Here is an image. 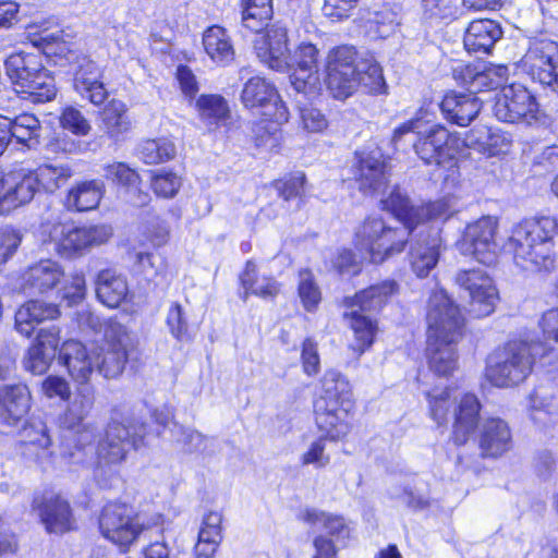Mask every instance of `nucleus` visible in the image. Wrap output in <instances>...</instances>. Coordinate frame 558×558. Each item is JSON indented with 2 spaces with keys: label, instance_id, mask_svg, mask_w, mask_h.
Returning <instances> with one entry per match:
<instances>
[{
  "label": "nucleus",
  "instance_id": "1",
  "mask_svg": "<svg viewBox=\"0 0 558 558\" xmlns=\"http://www.w3.org/2000/svg\"><path fill=\"white\" fill-rule=\"evenodd\" d=\"M427 111L421 108L415 118L396 128L392 143L397 146L404 135L413 133L416 136L413 148L417 157L426 165L436 166L456 159L465 146L474 147L489 156L499 153L498 143L504 141L502 136L485 126L472 130L464 140L439 124L423 129L424 123L430 122Z\"/></svg>",
  "mask_w": 558,
  "mask_h": 558
},
{
  "label": "nucleus",
  "instance_id": "2",
  "mask_svg": "<svg viewBox=\"0 0 558 558\" xmlns=\"http://www.w3.org/2000/svg\"><path fill=\"white\" fill-rule=\"evenodd\" d=\"M558 219L542 216L525 219L511 228L505 250L514 265L530 274H549L556 268L555 235Z\"/></svg>",
  "mask_w": 558,
  "mask_h": 558
},
{
  "label": "nucleus",
  "instance_id": "3",
  "mask_svg": "<svg viewBox=\"0 0 558 558\" xmlns=\"http://www.w3.org/2000/svg\"><path fill=\"white\" fill-rule=\"evenodd\" d=\"M426 319L429 368L448 376L457 368L454 344L462 336L463 318L447 293L439 290L429 298Z\"/></svg>",
  "mask_w": 558,
  "mask_h": 558
},
{
  "label": "nucleus",
  "instance_id": "4",
  "mask_svg": "<svg viewBox=\"0 0 558 558\" xmlns=\"http://www.w3.org/2000/svg\"><path fill=\"white\" fill-rule=\"evenodd\" d=\"M327 88L336 99L350 97L357 87L367 93L385 92L381 68L373 60H357L351 46H339L329 51L326 65Z\"/></svg>",
  "mask_w": 558,
  "mask_h": 558
},
{
  "label": "nucleus",
  "instance_id": "5",
  "mask_svg": "<svg viewBox=\"0 0 558 558\" xmlns=\"http://www.w3.org/2000/svg\"><path fill=\"white\" fill-rule=\"evenodd\" d=\"M322 393L314 403L315 422L331 440L345 437L351 429L354 407L349 381L336 371H327L322 379Z\"/></svg>",
  "mask_w": 558,
  "mask_h": 558
},
{
  "label": "nucleus",
  "instance_id": "6",
  "mask_svg": "<svg viewBox=\"0 0 558 558\" xmlns=\"http://www.w3.org/2000/svg\"><path fill=\"white\" fill-rule=\"evenodd\" d=\"M545 355L541 342L515 339L498 348L487 361L486 377L496 387H511L532 373L537 356Z\"/></svg>",
  "mask_w": 558,
  "mask_h": 558
},
{
  "label": "nucleus",
  "instance_id": "7",
  "mask_svg": "<svg viewBox=\"0 0 558 558\" xmlns=\"http://www.w3.org/2000/svg\"><path fill=\"white\" fill-rule=\"evenodd\" d=\"M5 71L16 93L32 102L50 101L57 95L54 78L43 65L39 53H12L5 60Z\"/></svg>",
  "mask_w": 558,
  "mask_h": 558
},
{
  "label": "nucleus",
  "instance_id": "8",
  "mask_svg": "<svg viewBox=\"0 0 558 558\" xmlns=\"http://www.w3.org/2000/svg\"><path fill=\"white\" fill-rule=\"evenodd\" d=\"M410 232L392 228L380 217L369 216L355 229V247L368 256L372 263H383L403 251Z\"/></svg>",
  "mask_w": 558,
  "mask_h": 558
},
{
  "label": "nucleus",
  "instance_id": "9",
  "mask_svg": "<svg viewBox=\"0 0 558 558\" xmlns=\"http://www.w3.org/2000/svg\"><path fill=\"white\" fill-rule=\"evenodd\" d=\"M494 114L502 122L547 125L550 118L536 101V98L522 85L504 86L498 95Z\"/></svg>",
  "mask_w": 558,
  "mask_h": 558
},
{
  "label": "nucleus",
  "instance_id": "10",
  "mask_svg": "<svg viewBox=\"0 0 558 558\" xmlns=\"http://www.w3.org/2000/svg\"><path fill=\"white\" fill-rule=\"evenodd\" d=\"M99 529L104 537L121 548L130 547L141 535L155 531L162 533L158 525L155 529L142 522L141 517L122 504L107 505L99 518Z\"/></svg>",
  "mask_w": 558,
  "mask_h": 558
},
{
  "label": "nucleus",
  "instance_id": "11",
  "mask_svg": "<svg viewBox=\"0 0 558 558\" xmlns=\"http://www.w3.org/2000/svg\"><path fill=\"white\" fill-rule=\"evenodd\" d=\"M111 235L112 229L106 225L71 227L59 223L50 231L56 252L65 258L82 255L92 247L104 244Z\"/></svg>",
  "mask_w": 558,
  "mask_h": 558
},
{
  "label": "nucleus",
  "instance_id": "12",
  "mask_svg": "<svg viewBox=\"0 0 558 558\" xmlns=\"http://www.w3.org/2000/svg\"><path fill=\"white\" fill-rule=\"evenodd\" d=\"M130 337L126 328L110 320L105 330V338L96 350V367L105 378L119 377L129 360Z\"/></svg>",
  "mask_w": 558,
  "mask_h": 558
},
{
  "label": "nucleus",
  "instance_id": "13",
  "mask_svg": "<svg viewBox=\"0 0 558 558\" xmlns=\"http://www.w3.org/2000/svg\"><path fill=\"white\" fill-rule=\"evenodd\" d=\"M520 66L533 81L558 95V44L547 39L532 41Z\"/></svg>",
  "mask_w": 558,
  "mask_h": 558
},
{
  "label": "nucleus",
  "instance_id": "14",
  "mask_svg": "<svg viewBox=\"0 0 558 558\" xmlns=\"http://www.w3.org/2000/svg\"><path fill=\"white\" fill-rule=\"evenodd\" d=\"M457 284L468 298L469 312L474 317H485L495 310L498 292L493 279L483 269L461 270L456 276Z\"/></svg>",
  "mask_w": 558,
  "mask_h": 558
},
{
  "label": "nucleus",
  "instance_id": "15",
  "mask_svg": "<svg viewBox=\"0 0 558 558\" xmlns=\"http://www.w3.org/2000/svg\"><path fill=\"white\" fill-rule=\"evenodd\" d=\"M145 429L144 425L129 427L116 421L109 423L97 447L99 461L107 464L122 462L131 448L136 449L142 445Z\"/></svg>",
  "mask_w": 558,
  "mask_h": 558
},
{
  "label": "nucleus",
  "instance_id": "16",
  "mask_svg": "<svg viewBox=\"0 0 558 558\" xmlns=\"http://www.w3.org/2000/svg\"><path fill=\"white\" fill-rule=\"evenodd\" d=\"M498 228L496 218L486 216L469 223L458 242L460 252L474 256L480 263L490 264L496 256L495 235Z\"/></svg>",
  "mask_w": 558,
  "mask_h": 558
},
{
  "label": "nucleus",
  "instance_id": "17",
  "mask_svg": "<svg viewBox=\"0 0 558 558\" xmlns=\"http://www.w3.org/2000/svg\"><path fill=\"white\" fill-rule=\"evenodd\" d=\"M381 203L383 209L390 211L403 223L402 228L410 233L425 220L439 219L445 216L444 203L435 202L424 206H413L409 197L398 187L393 189Z\"/></svg>",
  "mask_w": 558,
  "mask_h": 558
},
{
  "label": "nucleus",
  "instance_id": "18",
  "mask_svg": "<svg viewBox=\"0 0 558 558\" xmlns=\"http://www.w3.org/2000/svg\"><path fill=\"white\" fill-rule=\"evenodd\" d=\"M353 165L354 180L365 194L381 191L388 183L389 168L380 149L356 153Z\"/></svg>",
  "mask_w": 558,
  "mask_h": 558
},
{
  "label": "nucleus",
  "instance_id": "19",
  "mask_svg": "<svg viewBox=\"0 0 558 558\" xmlns=\"http://www.w3.org/2000/svg\"><path fill=\"white\" fill-rule=\"evenodd\" d=\"M254 47L258 59L270 69L283 71L290 68L288 29L281 23L270 25L265 34L256 38Z\"/></svg>",
  "mask_w": 558,
  "mask_h": 558
},
{
  "label": "nucleus",
  "instance_id": "20",
  "mask_svg": "<svg viewBox=\"0 0 558 558\" xmlns=\"http://www.w3.org/2000/svg\"><path fill=\"white\" fill-rule=\"evenodd\" d=\"M317 61L318 50L314 45L302 43L296 48L292 63V65H295V69L290 75V80L298 93L312 96L319 90L320 82Z\"/></svg>",
  "mask_w": 558,
  "mask_h": 558
},
{
  "label": "nucleus",
  "instance_id": "21",
  "mask_svg": "<svg viewBox=\"0 0 558 558\" xmlns=\"http://www.w3.org/2000/svg\"><path fill=\"white\" fill-rule=\"evenodd\" d=\"M33 510L37 512L48 533H64L72 529L73 518L66 500L53 493H45L33 500Z\"/></svg>",
  "mask_w": 558,
  "mask_h": 558
},
{
  "label": "nucleus",
  "instance_id": "22",
  "mask_svg": "<svg viewBox=\"0 0 558 558\" xmlns=\"http://www.w3.org/2000/svg\"><path fill=\"white\" fill-rule=\"evenodd\" d=\"M454 77L461 80V83L469 90L476 94L484 90L497 89L504 87L508 80L509 71L506 65H459L453 70Z\"/></svg>",
  "mask_w": 558,
  "mask_h": 558
},
{
  "label": "nucleus",
  "instance_id": "23",
  "mask_svg": "<svg viewBox=\"0 0 558 558\" xmlns=\"http://www.w3.org/2000/svg\"><path fill=\"white\" fill-rule=\"evenodd\" d=\"M104 70L87 57L78 59L74 73V89L84 99L95 106H100L108 98L107 88L102 82Z\"/></svg>",
  "mask_w": 558,
  "mask_h": 558
},
{
  "label": "nucleus",
  "instance_id": "24",
  "mask_svg": "<svg viewBox=\"0 0 558 558\" xmlns=\"http://www.w3.org/2000/svg\"><path fill=\"white\" fill-rule=\"evenodd\" d=\"M94 405V393L90 387L84 386L78 391L63 417V425L68 429H78L77 442L81 446L89 445L96 437V428L93 424H83Z\"/></svg>",
  "mask_w": 558,
  "mask_h": 558
},
{
  "label": "nucleus",
  "instance_id": "25",
  "mask_svg": "<svg viewBox=\"0 0 558 558\" xmlns=\"http://www.w3.org/2000/svg\"><path fill=\"white\" fill-rule=\"evenodd\" d=\"M31 409V392L23 384L0 386V423L14 426Z\"/></svg>",
  "mask_w": 558,
  "mask_h": 558
},
{
  "label": "nucleus",
  "instance_id": "26",
  "mask_svg": "<svg viewBox=\"0 0 558 558\" xmlns=\"http://www.w3.org/2000/svg\"><path fill=\"white\" fill-rule=\"evenodd\" d=\"M480 409L481 404L472 393L463 395L460 400L454 397L452 440L456 445H464L474 433L478 424Z\"/></svg>",
  "mask_w": 558,
  "mask_h": 558
},
{
  "label": "nucleus",
  "instance_id": "27",
  "mask_svg": "<svg viewBox=\"0 0 558 558\" xmlns=\"http://www.w3.org/2000/svg\"><path fill=\"white\" fill-rule=\"evenodd\" d=\"M59 359L77 384L88 383L96 366L95 351L88 352L81 342L69 340L63 343Z\"/></svg>",
  "mask_w": 558,
  "mask_h": 558
},
{
  "label": "nucleus",
  "instance_id": "28",
  "mask_svg": "<svg viewBox=\"0 0 558 558\" xmlns=\"http://www.w3.org/2000/svg\"><path fill=\"white\" fill-rule=\"evenodd\" d=\"M438 107L446 120L465 126L480 113L482 101L471 90L469 93L451 92L446 94Z\"/></svg>",
  "mask_w": 558,
  "mask_h": 558
},
{
  "label": "nucleus",
  "instance_id": "29",
  "mask_svg": "<svg viewBox=\"0 0 558 558\" xmlns=\"http://www.w3.org/2000/svg\"><path fill=\"white\" fill-rule=\"evenodd\" d=\"M63 270L51 259L40 260L31 266L22 276L21 288L24 293H44L53 289L63 278Z\"/></svg>",
  "mask_w": 558,
  "mask_h": 558
},
{
  "label": "nucleus",
  "instance_id": "30",
  "mask_svg": "<svg viewBox=\"0 0 558 558\" xmlns=\"http://www.w3.org/2000/svg\"><path fill=\"white\" fill-rule=\"evenodd\" d=\"M501 36L502 31L497 22L480 19L469 24L463 44L469 52L488 53Z\"/></svg>",
  "mask_w": 558,
  "mask_h": 558
},
{
  "label": "nucleus",
  "instance_id": "31",
  "mask_svg": "<svg viewBox=\"0 0 558 558\" xmlns=\"http://www.w3.org/2000/svg\"><path fill=\"white\" fill-rule=\"evenodd\" d=\"M512 437L508 424L497 417L483 422L480 435V448L484 457H499L511 448Z\"/></svg>",
  "mask_w": 558,
  "mask_h": 558
},
{
  "label": "nucleus",
  "instance_id": "32",
  "mask_svg": "<svg viewBox=\"0 0 558 558\" xmlns=\"http://www.w3.org/2000/svg\"><path fill=\"white\" fill-rule=\"evenodd\" d=\"M440 240L437 235L422 234L411 242L409 260L413 272L421 278L427 277L438 263Z\"/></svg>",
  "mask_w": 558,
  "mask_h": 558
},
{
  "label": "nucleus",
  "instance_id": "33",
  "mask_svg": "<svg viewBox=\"0 0 558 558\" xmlns=\"http://www.w3.org/2000/svg\"><path fill=\"white\" fill-rule=\"evenodd\" d=\"M399 291L397 281L387 279L356 293L353 299H347V306L361 312H377L386 305Z\"/></svg>",
  "mask_w": 558,
  "mask_h": 558
},
{
  "label": "nucleus",
  "instance_id": "34",
  "mask_svg": "<svg viewBox=\"0 0 558 558\" xmlns=\"http://www.w3.org/2000/svg\"><path fill=\"white\" fill-rule=\"evenodd\" d=\"M32 182L24 181L17 171L9 173L0 171V214H9L25 205V201L31 195Z\"/></svg>",
  "mask_w": 558,
  "mask_h": 558
},
{
  "label": "nucleus",
  "instance_id": "35",
  "mask_svg": "<svg viewBox=\"0 0 558 558\" xmlns=\"http://www.w3.org/2000/svg\"><path fill=\"white\" fill-rule=\"evenodd\" d=\"M59 308L54 304L28 301L15 313V328L21 335L29 337L39 323L46 319H54L59 316Z\"/></svg>",
  "mask_w": 558,
  "mask_h": 558
},
{
  "label": "nucleus",
  "instance_id": "36",
  "mask_svg": "<svg viewBox=\"0 0 558 558\" xmlns=\"http://www.w3.org/2000/svg\"><path fill=\"white\" fill-rule=\"evenodd\" d=\"M241 100L246 108H263L264 111L276 110L277 105L283 104L274 85L260 76L252 77L244 84Z\"/></svg>",
  "mask_w": 558,
  "mask_h": 558
},
{
  "label": "nucleus",
  "instance_id": "37",
  "mask_svg": "<svg viewBox=\"0 0 558 558\" xmlns=\"http://www.w3.org/2000/svg\"><path fill=\"white\" fill-rule=\"evenodd\" d=\"M98 126L114 141L123 138L132 126L126 105L120 99H111L99 114Z\"/></svg>",
  "mask_w": 558,
  "mask_h": 558
},
{
  "label": "nucleus",
  "instance_id": "38",
  "mask_svg": "<svg viewBox=\"0 0 558 558\" xmlns=\"http://www.w3.org/2000/svg\"><path fill=\"white\" fill-rule=\"evenodd\" d=\"M263 114L267 119L254 124L252 131L257 146L272 149L280 141V124L288 121V108L280 104L276 110L263 111Z\"/></svg>",
  "mask_w": 558,
  "mask_h": 558
},
{
  "label": "nucleus",
  "instance_id": "39",
  "mask_svg": "<svg viewBox=\"0 0 558 558\" xmlns=\"http://www.w3.org/2000/svg\"><path fill=\"white\" fill-rule=\"evenodd\" d=\"M96 294L106 306L118 307L129 294L125 277L111 269L100 271L97 277Z\"/></svg>",
  "mask_w": 558,
  "mask_h": 558
},
{
  "label": "nucleus",
  "instance_id": "40",
  "mask_svg": "<svg viewBox=\"0 0 558 558\" xmlns=\"http://www.w3.org/2000/svg\"><path fill=\"white\" fill-rule=\"evenodd\" d=\"M19 172L24 181H33L31 183V195L25 201V205L34 198L39 185L47 192H53L72 174L69 167L52 165L40 166L35 173H25L22 170Z\"/></svg>",
  "mask_w": 558,
  "mask_h": 558
},
{
  "label": "nucleus",
  "instance_id": "41",
  "mask_svg": "<svg viewBox=\"0 0 558 558\" xmlns=\"http://www.w3.org/2000/svg\"><path fill=\"white\" fill-rule=\"evenodd\" d=\"M203 46L207 56L217 64H227L233 60L234 48L231 38L221 26L213 25L203 34Z\"/></svg>",
  "mask_w": 558,
  "mask_h": 558
},
{
  "label": "nucleus",
  "instance_id": "42",
  "mask_svg": "<svg viewBox=\"0 0 558 558\" xmlns=\"http://www.w3.org/2000/svg\"><path fill=\"white\" fill-rule=\"evenodd\" d=\"M240 279L244 289V301L247 299L248 294L265 300L274 299L280 291V284L272 277L257 275L256 265L251 260L246 263Z\"/></svg>",
  "mask_w": 558,
  "mask_h": 558
},
{
  "label": "nucleus",
  "instance_id": "43",
  "mask_svg": "<svg viewBox=\"0 0 558 558\" xmlns=\"http://www.w3.org/2000/svg\"><path fill=\"white\" fill-rule=\"evenodd\" d=\"M104 194L102 183L87 181L71 189L66 197V206L77 211L95 209Z\"/></svg>",
  "mask_w": 558,
  "mask_h": 558
},
{
  "label": "nucleus",
  "instance_id": "44",
  "mask_svg": "<svg viewBox=\"0 0 558 558\" xmlns=\"http://www.w3.org/2000/svg\"><path fill=\"white\" fill-rule=\"evenodd\" d=\"M351 308L352 311L348 314L351 319L350 326L354 333V341L351 348L359 354H362L372 345L377 331V324L371 317L360 313L361 311L354 307Z\"/></svg>",
  "mask_w": 558,
  "mask_h": 558
},
{
  "label": "nucleus",
  "instance_id": "45",
  "mask_svg": "<svg viewBox=\"0 0 558 558\" xmlns=\"http://www.w3.org/2000/svg\"><path fill=\"white\" fill-rule=\"evenodd\" d=\"M105 177L112 182L137 192V199L133 201L137 206L146 205L150 197L147 193L137 191L141 182L140 174L124 162H113L105 167Z\"/></svg>",
  "mask_w": 558,
  "mask_h": 558
},
{
  "label": "nucleus",
  "instance_id": "46",
  "mask_svg": "<svg viewBox=\"0 0 558 558\" xmlns=\"http://www.w3.org/2000/svg\"><path fill=\"white\" fill-rule=\"evenodd\" d=\"M242 24L258 33L272 16V0H241Z\"/></svg>",
  "mask_w": 558,
  "mask_h": 558
},
{
  "label": "nucleus",
  "instance_id": "47",
  "mask_svg": "<svg viewBox=\"0 0 558 558\" xmlns=\"http://www.w3.org/2000/svg\"><path fill=\"white\" fill-rule=\"evenodd\" d=\"M199 119L206 124H218L230 117V109L226 99L220 95H202L196 100Z\"/></svg>",
  "mask_w": 558,
  "mask_h": 558
},
{
  "label": "nucleus",
  "instance_id": "48",
  "mask_svg": "<svg viewBox=\"0 0 558 558\" xmlns=\"http://www.w3.org/2000/svg\"><path fill=\"white\" fill-rule=\"evenodd\" d=\"M40 131L39 120L31 113H23L11 120L10 136L17 143L26 145L28 148L38 143Z\"/></svg>",
  "mask_w": 558,
  "mask_h": 558
},
{
  "label": "nucleus",
  "instance_id": "49",
  "mask_svg": "<svg viewBox=\"0 0 558 558\" xmlns=\"http://www.w3.org/2000/svg\"><path fill=\"white\" fill-rule=\"evenodd\" d=\"M221 541L222 514L218 511H209L202 519L196 545L217 550Z\"/></svg>",
  "mask_w": 558,
  "mask_h": 558
},
{
  "label": "nucleus",
  "instance_id": "50",
  "mask_svg": "<svg viewBox=\"0 0 558 558\" xmlns=\"http://www.w3.org/2000/svg\"><path fill=\"white\" fill-rule=\"evenodd\" d=\"M175 154V145L167 138L147 140L140 147V157L147 165L169 161Z\"/></svg>",
  "mask_w": 558,
  "mask_h": 558
},
{
  "label": "nucleus",
  "instance_id": "51",
  "mask_svg": "<svg viewBox=\"0 0 558 558\" xmlns=\"http://www.w3.org/2000/svg\"><path fill=\"white\" fill-rule=\"evenodd\" d=\"M303 520L316 527H323L329 536L339 538L347 534V527L341 517L331 515L315 509H307Z\"/></svg>",
  "mask_w": 558,
  "mask_h": 558
},
{
  "label": "nucleus",
  "instance_id": "52",
  "mask_svg": "<svg viewBox=\"0 0 558 558\" xmlns=\"http://www.w3.org/2000/svg\"><path fill=\"white\" fill-rule=\"evenodd\" d=\"M427 400L432 418L438 425L446 424L448 422L450 410L454 404V398L451 397V390L448 388L444 390L433 389L427 392Z\"/></svg>",
  "mask_w": 558,
  "mask_h": 558
},
{
  "label": "nucleus",
  "instance_id": "53",
  "mask_svg": "<svg viewBox=\"0 0 558 558\" xmlns=\"http://www.w3.org/2000/svg\"><path fill=\"white\" fill-rule=\"evenodd\" d=\"M59 122L62 129L76 136H86L92 130L89 120L81 109L74 106H65L62 108Z\"/></svg>",
  "mask_w": 558,
  "mask_h": 558
},
{
  "label": "nucleus",
  "instance_id": "54",
  "mask_svg": "<svg viewBox=\"0 0 558 558\" xmlns=\"http://www.w3.org/2000/svg\"><path fill=\"white\" fill-rule=\"evenodd\" d=\"M182 179L172 171L160 170L153 174L150 187L161 198H173L180 191Z\"/></svg>",
  "mask_w": 558,
  "mask_h": 558
},
{
  "label": "nucleus",
  "instance_id": "55",
  "mask_svg": "<svg viewBox=\"0 0 558 558\" xmlns=\"http://www.w3.org/2000/svg\"><path fill=\"white\" fill-rule=\"evenodd\" d=\"M299 295L307 311L314 310L320 302L322 294L313 274L308 269L299 272Z\"/></svg>",
  "mask_w": 558,
  "mask_h": 558
},
{
  "label": "nucleus",
  "instance_id": "56",
  "mask_svg": "<svg viewBox=\"0 0 558 558\" xmlns=\"http://www.w3.org/2000/svg\"><path fill=\"white\" fill-rule=\"evenodd\" d=\"M170 333L179 341L189 339V324L185 312L179 303H172L166 318Z\"/></svg>",
  "mask_w": 558,
  "mask_h": 558
},
{
  "label": "nucleus",
  "instance_id": "57",
  "mask_svg": "<svg viewBox=\"0 0 558 558\" xmlns=\"http://www.w3.org/2000/svg\"><path fill=\"white\" fill-rule=\"evenodd\" d=\"M53 359L54 356L48 354L43 347L33 344L24 360V365L27 371L35 375H40L48 369Z\"/></svg>",
  "mask_w": 558,
  "mask_h": 558
},
{
  "label": "nucleus",
  "instance_id": "58",
  "mask_svg": "<svg viewBox=\"0 0 558 558\" xmlns=\"http://www.w3.org/2000/svg\"><path fill=\"white\" fill-rule=\"evenodd\" d=\"M300 118L302 128L307 132L319 133L328 126L325 113L312 106L300 107Z\"/></svg>",
  "mask_w": 558,
  "mask_h": 558
},
{
  "label": "nucleus",
  "instance_id": "59",
  "mask_svg": "<svg viewBox=\"0 0 558 558\" xmlns=\"http://www.w3.org/2000/svg\"><path fill=\"white\" fill-rule=\"evenodd\" d=\"M22 242V234L19 230L5 226L0 228V266L15 253Z\"/></svg>",
  "mask_w": 558,
  "mask_h": 558
},
{
  "label": "nucleus",
  "instance_id": "60",
  "mask_svg": "<svg viewBox=\"0 0 558 558\" xmlns=\"http://www.w3.org/2000/svg\"><path fill=\"white\" fill-rule=\"evenodd\" d=\"M135 263L148 279L163 275L166 270V263L159 255L140 252L135 255Z\"/></svg>",
  "mask_w": 558,
  "mask_h": 558
},
{
  "label": "nucleus",
  "instance_id": "61",
  "mask_svg": "<svg viewBox=\"0 0 558 558\" xmlns=\"http://www.w3.org/2000/svg\"><path fill=\"white\" fill-rule=\"evenodd\" d=\"M174 433L179 435L178 441L181 442L187 451H202L207 446L208 438L194 429L175 426Z\"/></svg>",
  "mask_w": 558,
  "mask_h": 558
},
{
  "label": "nucleus",
  "instance_id": "62",
  "mask_svg": "<svg viewBox=\"0 0 558 558\" xmlns=\"http://www.w3.org/2000/svg\"><path fill=\"white\" fill-rule=\"evenodd\" d=\"M329 461V456L325 453V440L323 438L313 441L301 457L302 464H313L318 469L325 468Z\"/></svg>",
  "mask_w": 558,
  "mask_h": 558
},
{
  "label": "nucleus",
  "instance_id": "63",
  "mask_svg": "<svg viewBox=\"0 0 558 558\" xmlns=\"http://www.w3.org/2000/svg\"><path fill=\"white\" fill-rule=\"evenodd\" d=\"M302 364L306 375L313 376L319 372V355L317 344L310 338L305 339L302 345Z\"/></svg>",
  "mask_w": 558,
  "mask_h": 558
},
{
  "label": "nucleus",
  "instance_id": "64",
  "mask_svg": "<svg viewBox=\"0 0 558 558\" xmlns=\"http://www.w3.org/2000/svg\"><path fill=\"white\" fill-rule=\"evenodd\" d=\"M539 327L546 339L558 343V305L543 313Z\"/></svg>",
  "mask_w": 558,
  "mask_h": 558
}]
</instances>
